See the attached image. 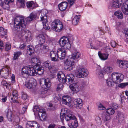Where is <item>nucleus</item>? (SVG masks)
Wrapping results in <instances>:
<instances>
[{
    "label": "nucleus",
    "mask_w": 128,
    "mask_h": 128,
    "mask_svg": "<svg viewBox=\"0 0 128 128\" xmlns=\"http://www.w3.org/2000/svg\"><path fill=\"white\" fill-rule=\"evenodd\" d=\"M57 77L58 80L60 82L64 84L67 81V80L66 79V77L65 75L64 74H60L59 73L58 74Z\"/></svg>",
    "instance_id": "obj_20"
},
{
    "label": "nucleus",
    "mask_w": 128,
    "mask_h": 128,
    "mask_svg": "<svg viewBox=\"0 0 128 128\" xmlns=\"http://www.w3.org/2000/svg\"><path fill=\"white\" fill-rule=\"evenodd\" d=\"M6 116L9 121L12 122L13 120L14 121L15 116L13 114L12 112L10 110L8 112Z\"/></svg>",
    "instance_id": "obj_26"
},
{
    "label": "nucleus",
    "mask_w": 128,
    "mask_h": 128,
    "mask_svg": "<svg viewBox=\"0 0 128 128\" xmlns=\"http://www.w3.org/2000/svg\"><path fill=\"white\" fill-rule=\"evenodd\" d=\"M40 85H44V87L46 88H49L51 85V83L48 78L41 79L40 80Z\"/></svg>",
    "instance_id": "obj_12"
},
{
    "label": "nucleus",
    "mask_w": 128,
    "mask_h": 128,
    "mask_svg": "<svg viewBox=\"0 0 128 128\" xmlns=\"http://www.w3.org/2000/svg\"><path fill=\"white\" fill-rule=\"evenodd\" d=\"M12 95L13 97L11 98L12 102H16L18 98V94L17 91L16 90H14L12 92Z\"/></svg>",
    "instance_id": "obj_32"
},
{
    "label": "nucleus",
    "mask_w": 128,
    "mask_h": 128,
    "mask_svg": "<svg viewBox=\"0 0 128 128\" xmlns=\"http://www.w3.org/2000/svg\"><path fill=\"white\" fill-rule=\"evenodd\" d=\"M88 74L87 70L85 68H80L77 72V76L79 78H84L86 77Z\"/></svg>",
    "instance_id": "obj_9"
},
{
    "label": "nucleus",
    "mask_w": 128,
    "mask_h": 128,
    "mask_svg": "<svg viewBox=\"0 0 128 128\" xmlns=\"http://www.w3.org/2000/svg\"><path fill=\"white\" fill-rule=\"evenodd\" d=\"M95 120L98 123H100L101 122L100 118L98 116L96 117V118Z\"/></svg>",
    "instance_id": "obj_62"
},
{
    "label": "nucleus",
    "mask_w": 128,
    "mask_h": 128,
    "mask_svg": "<svg viewBox=\"0 0 128 128\" xmlns=\"http://www.w3.org/2000/svg\"><path fill=\"white\" fill-rule=\"evenodd\" d=\"M103 118L104 121H108L110 119V115H108L107 114H105L103 116Z\"/></svg>",
    "instance_id": "obj_45"
},
{
    "label": "nucleus",
    "mask_w": 128,
    "mask_h": 128,
    "mask_svg": "<svg viewBox=\"0 0 128 128\" xmlns=\"http://www.w3.org/2000/svg\"><path fill=\"white\" fill-rule=\"evenodd\" d=\"M22 53L20 51L14 53V57L13 58L14 60H16L19 56L22 54Z\"/></svg>",
    "instance_id": "obj_41"
},
{
    "label": "nucleus",
    "mask_w": 128,
    "mask_h": 128,
    "mask_svg": "<svg viewBox=\"0 0 128 128\" xmlns=\"http://www.w3.org/2000/svg\"><path fill=\"white\" fill-rule=\"evenodd\" d=\"M38 112V115L40 120L42 121H44L47 116L45 110L44 109L40 108Z\"/></svg>",
    "instance_id": "obj_13"
},
{
    "label": "nucleus",
    "mask_w": 128,
    "mask_h": 128,
    "mask_svg": "<svg viewBox=\"0 0 128 128\" xmlns=\"http://www.w3.org/2000/svg\"><path fill=\"white\" fill-rule=\"evenodd\" d=\"M17 2L20 5V7H24V2L23 0H18Z\"/></svg>",
    "instance_id": "obj_50"
},
{
    "label": "nucleus",
    "mask_w": 128,
    "mask_h": 128,
    "mask_svg": "<svg viewBox=\"0 0 128 128\" xmlns=\"http://www.w3.org/2000/svg\"><path fill=\"white\" fill-rule=\"evenodd\" d=\"M106 112L108 114L112 115L114 114L115 112V110L111 107L107 108L106 110Z\"/></svg>",
    "instance_id": "obj_38"
},
{
    "label": "nucleus",
    "mask_w": 128,
    "mask_h": 128,
    "mask_svg": "<svg viewBox=\"0 0 128 128\" xmlns=\"http://www.w3.org/2000/svg\"><path fill=\"white\" fill-rule=\"evenodd\" d=\"M121 9L124 14L128 15V0L124 2L121 7Z\"/></svg>",
    "instance_id": "obj_16"
},
{
    "label": "nucleus",
    "mask_w": 128,
    "mask_h": 128,
    "mask_svg": "<svg viewBox=\"0 0 128 128\" xmlns=\"http://www.w3.org/2000/svg\"><path fill=\"white\" fill-rule=\"evenodd\" d=\"M71 100L70 97L68 96L62 97V101L63 104L68 106L70 104Z\"/></svg>",
    "instance_id": "obj_15"
},
{
    "label": "nucleus",
    "mask_w": 128,
    "mask_h": 128,
    "mask_svg": "<svg viewBox=\"0 0 128 128\" xmlns=\"http://www.w3.org/2000/svg\"><path fill=\"white\" fill-rule=\"evenodd\" d=\"M23 73L30 76H36L37 74L41 75L44 72V68L39 66L38 68L32 67L31 66H27L22 69Z\"/></svg>",
    "instance_id": "obj_1"
},
{
    "label": "nucleus",
    "mask_w": 128,
    "mask_h": 128,
    "mask_svg": "<svg viewBox=\"0 0 128 128\" xmlns=\"http://www.w3.org/2000/svg\"><path fill=\"white\" fill-rule=\"evenodd\" d=\"M43 28L45 30H48L50 29V27L46 23L43 24Z\"/></svg>",
    "instance_id": "obj_57"
},
{
    "label": "nucleus",
    "mask_w": 128,
    "mask_h": 128,
    "mask_svg": "<svg viewBox=\"0 0 128 128\" xmlns=\"http://www.w3.org/2000/svg\"><path fill=\"white\" fill-rule=\"evenodd\" d=\"M36 17V14L35 12H32L30 14L29 16L26 18L27 22H29L34 20Z\"/></svg>",
    "instance_id": "obj_23"
},
{
    "label": "nucleus",
    "mask_w": 128,
    "mask_h": 128,
    "mask_svg": "<svg viewBox=\"0 0 128 128\" xmlns=\"http://www.w3.org/2000/svg\"><path fill=\"white\" fill-rule=\"evenodd\" d=\"M50 56L52 61L55 62L58 61L57 53L56 51H51L50 53Z\"/></svg>",
    "instance_id": "obj_19"
},
{
    "label": "nucleus",
    "mask_w": 128,
    "mask_h": 128,
    "mask_svg": "<svg viewBox=\"0 0 128 128\" xmlns=\"http://www.w3.org/2000/svg\"><path fill=\"white\" fill-rule=\"evenodd\" d=\"M28 98L26 94L23 93L22 94V98L24 100H25L27 99Z\"/></svg>",
    "instance_id": "obj_59"
},
{
    "label": "nucleus",
    "mask_w": 128,
    "mask_h": 128,
    "mask_svg": "<svg viewBox=\"0 0 128 128\" xmlns=\"http://www.w3.org/2000/svg\"><path fill=\"white\" fill-rule=\"evenodd\" d=\"M75 0H67L70 6H72L74 4V2Z\"/></svg>",
    "instance_id": "obj_63"
},
{
    "label": "nucleus",
    "mask_w": 128,
    "mask_h": 128,
    "mask_svg": "<svg viewBox=\"0 0 128 128\" xmlns=\"http://www.w3.org/2000/svg\"><path fill=\"white\" fill-rule=\"evenodd\" d=\"M47 92V91L46 90H44V91L42 92L41 96L42 98H44L47 95L46 93Z\"/></svg>",
    "instance_id": "obj_53"
},
{
    "label": "nucleus",
    "mask_w": 128,
    "mask_h": 128,
    "mask_svg": "<svg viewBox=\"0 0 128 128\" xmlns=\"http://www.w3.org/2000/svg\"><path fill=\"white\" fill-rule=\"evenodd\" d=\"M40 108L39 107L37 106H34L33 108V111L34 112H38L40 110Z\"/></svg>",
    "instance_id": "obj_56"
},
{
    "label": "nucleus",
    "mask_w": 128,
    "mask_h": 128,
    "mask_svg": "<svg viewBox=\"0 0 128 128\" xmlns=\"http://www.w3.org/2000/svg\"><path fill=\"white\" fill-rule=\"evenodd\" d=\"M31 63L33 66H32V67L34 68H35L34 66H35L37 67L40 64V60L36 58H32L31 60Z\"/></svg>",
    "instance_id": "obj_22"
},
{
    "label": "nucleus",
    "mask_w": 128,
    "mask_h": 128,
    "mask_svg": "<svg viewBox=\"0 0 128 128\" xmlns=\"http://www.w3.org/2000/svg\"><path fill=\"white\" fill-rule=\"evenodd\" d=\"M0 32L2 38H7L6 30L4 29L3 27L1 26L0 27Z\"/></svg>",
    "instance_id": "obj_28"
},
{
    "label": "nucleus",
    "mask_w": 128,
    "mask_h": 128,
    "mask_svg": "<svg viewBox=\"0 0 128 128\" xmlns=\"http://www.w3.org/2000/svg\"><path fill=\"white\" fill-rule=\"evenodd\" d=\"M26 6L28 8H33L34 6V3L33 1L29 2L26 4Z\"/></svg>",
    "instance_id": "obj_49"
},
{
    "label": "nucleus",
    "mask_w": 128,
    "mask_h": 128,
    "mask_svg": "<svg viewBox=\"0 0 128 128\" xmlns=\"http://www.w3.org/2000/svg\"><path fill=\"white\" fill-rule=\"evenodd\" d=\"M70 40L68 38L63 37L61 38L59 41L60 46L64 47L65 48L69 49L70 48V44L69 42Z\"/></svg>",
    "instance_id": "obj_7"
},
{
    "label": "nucleus",
    "mask_w": 128,
    "mask_h": 128,
    "mask_svg": "<svg viewBox=\"0 0 128 128\" xmlns=\"http://www.w3.org/2000/svg\"><path fill=\"white\" fill-rule=\"evenodd\" d=\"M128 85V82L123 83L119 84L118 86L119 87L122 88L125 87Z\"/></svg>",
    "instance_id": "obj_55"
},
{
    "label": "nucleus",
    "mask_w": 128,
    "mask_h": 128,
    "mask_svg": "<svg viewBox=\"0 0 128 128\" xmlns=\"http://www.w3.org/2000/svg\"><path fill=\"white\" fill-rule=\"evenodd\" d=\"M98 108L100 110H104L105 108L102 104H100L98 105Z\"/></svg>",
    "instance_id": "obj_58"
},
{
    "label": "nucleus",
    "mask_w": 128,
    "mask_h": 128,
    "mask_svg": "<svg viewBox=\"0 0 128 128\" xmlns=\"http://www.w3.org/2000/svg\"><path fill=\"white\" fill-rule=\"evenodd\" d=\"M117 64L122 69L126 68L128 67V62L127 61L118 60Z\"/></svg>",
    "instance_id": "obj_14"
},
{
    "label": "nucleus",
    "mask_w": 128,
    "mask_h": 128,
    "mask_svg": "<svg viewBox=\"0 0 128 128\" xmlns=\"http://www.w3.org/2000/svg\"><path fill=\"white\" fill-rule=\"evenodd\" d=\"M37 41L40 44L44 43L45 40V38L44 35L42 34L39 35L36 37Z\"/></svg>",
    "instance_id": "obj_24"
},
{
    "label": "nucleus",
    "mask_w": 128,
    "mask_h": 128,
    "mask_svg": "<svg viewBox=\"0 0 128 128\" xmlns=\"http://www.w3.org/2000/svg\"><path fill=\"white\" fill-rule=\"evenodd\" d=\"M79 20V18L77 16H76L72 19V23L74 25H76L78 24Z\"/></svg>",
    "instance_id": "obj_43"
},
{
    "label": "nucleus",
    "mask_w": 128,
    "mask_h": 128,
    "mask_svg": "<svg viewBox=\"0 0 128 128\" xmlns=\"http://www.w3.org/2000/svg\"><path fill=\"white\" fill-rule=\"evenodd\" d=\"M124 115L121 112H118L117 114L116 118L118 120V122L121 123L124 119Z\"/></svg>",
    "instance_id": "obj_37"
},
{
    "label": "nucleus",
    "mask_w": 128,
    "mask_h": 128,
    "mask_svg": "<svg viewBox=\"0 0 128 128\" xmlns=\"http://www.w3.org/2000/svg\"><path fill=\"white\" fill-rule=\"evenodd\" d=\"M74 76L72 74H70L66 76V81L69 84H71L73 82L74 79Z\"/></svg>",
    "instance_id": "obj_29"
},
{
    "label": "nucleus",
    "mask_w": 128,
    "mask_h": 128,
    "mask_svg": "<svg viewBox=\"0 0 128 128\" xmlns=\"http://www.w3.org/2000/svg\"><path fill=\"white\" fill-rule=\"evenodd\" d=\"M43 65L44 67L48 68L52 72V71H54L53 72V73L56 72V68L53 67H52L51 64L49 62L46 61L44 62L43 64Z\"/></svg>",
    "instance_id": "obj_17"
},
{
    "label": "nucleus",
    "mask_w": 128,
    "mask_h": 128,
    "mask_svg": "<svg viewBox=\"0 0 128 128\" xmlns=\"http://www.w3.org/2000/svg\"><path fill=\"white\" fill-rule=\"evenodd\" d=\"M9 70H10V68L9 69L8 68H2L0 70V74H2L4 76H8L9 73Z\"/></svg>",
    "instance_id": "obj_27"
},
{
    "label": "nucleus",
    "mask_w": 128,
    "mask_h": 128,
    "mask_svg": "<svg viewBox=\"0 0 128 128\" xmlns=\"http://www.w3.org/2000/svg\"><path fill=\"white\" fill-rule=\"evenodd\" d=\"M74 104L75 106L77 108H81L83 105L82 100L80 98H78L74 100Z\"/></svg>",
    "instance_id": "obj_21"
},
{
    "label": "nucleus",
    "mask_w": 128,
    "mask_h": 128,
    "mask_svg": "<svg viewBox=\"0 0 128 128\" xmlns=\"http://www.w3.org/2000/svg\"><path fill=\"white\" fill-rule=\"evenodd\" d=\"M28 105L26 106H24L22 108V113L24 114L25 113V112L26 111Z\"/></svg>",
    "instance_id": "obj_60"
},
{
    "label": "nucleus",
    "mask_w": 128,
    "mask_h": 128,
    "mask_svg": "<svg viewBox=\"0 0 128 128\" xmlns=\"http://www.w3.org/2000/svg\"><path fill=\"white\" fill-rule=\"evenodd\" d=\"M64 87V86L62 84L60 83L58 85L57 88H56V91L60 90H62Z\"/></svg>",
    "instance_id": "obj_52"
},
{
    "label": "nucleus",
    "mask_w": 128,
    "mask_h": 128,
    "mask_svg": "<svg viewBox=\"0 0 128 128\" xmlns=\"http://www.w3.org/2000/svg\"><path fill=\"white\" fill-rule=\"evenodd\" d=\"M47 106L48 107V108L52 110H54L55 109V105L54 104L51 103L48 104Z\"/></svg>",
    "instance_id": "obj_47"
},
{
    "label": "nucleus",
    "mask_w": 128,
    "mask_h": 128,
    "mask_svg": "<svg viewBox=\"0 0 128 128\" xmlns=\"http://www.w3.org/2000/svg\"><path fill=\"white\" fill-rule=\"evenodd\" d=\"M122 3V0H116L113 3L112 6L114 8H118L120 6Z\"/></svg>",
    "instance_id": "obj_25"
},
{
    "label": "nucleus",
    "mask_w": 128,
    "mask_h": 128,
    "mask_svg": "<svg viewBox=\"0 0 128 128\" xmlns=\"http://www.w3.org/2000/svg\"><path fill=\"white\" fill-rule=\"evenodd\" d=\"M111 76L108 79L106 80V84L108 86L112 87L113 86L114 82L111 79Z\"/></svg>",
    "instance_id": "obj_40"
},
{
    "label": "nucleus",
    "mask_w": 128,
    "mask_h": 128,
    "mask_svg": "<svg viewBox=\"0 0 128 128\" xmlns=\"http://www.w3.org/2000/svg\"><path fill=\"white\" fill-rule=\"evenodd\" d=\"M14 30L21 32L26 27V24L24 17L22 16H16L14 20Z\"/></svg>",
    "instance_id": "obj_2"
},
{
    "label": "nucleus",
    "mask_w": 128,
    "mask_h": 128,
    "mask_svg": "<svg viewBox=\"0 0 128 128\" xmlns=\"http://www.w3.org/2000/svg\"><path fill=\"white\" fill-rule=\"evenodd\" d=\"M96 73L99 78H102L104 76V72L101 70L100 68L96 70Z\"/></svg>",
    "instance_id": "obj_35"
},
{
    "label": "nucleus",
    "mask_w": 128,
    "mask_h": 128,
    "mask_svg": "<svg viewBox=\"0 0 128 128\" xmlns=\"http://www.w3.org/2000/svg\"><path fill=\"white\" fill-rule=\"evenodd\" d=\"M26 46V44H25L24 43L23 44H21L19 46V48L20 49H23L24 48V47Z\"/></svg>",
    "instance_id": "obj_64"
},
{
    "label": "nucleus",
    "mask_w": 128,
    "mask_h": 128,
    "mask_svg": "<svg viewBox=\"0 0 128 128\" xmlns=\"http://www.w3.org/2000/svg\"><path fill=\"white\" fill-rule=\"evenodd\" d=\"M98 54L100 58L102 60H106L109 56L108 54H102L99 52L98 53Z\"/></svg>",
    "instance_id": "obj_31"
},
{
    "label": "nucleus",
    "mask_w": 128,
    "mask_h": 128,
    "mask_svg": "<svg viewBox=\"0 0 128 128\" xmlns=\"http://www.w3.org/2000/svg\"><path fill=\"white\" fill-rule=\"evenodd\" d=\"M21 34V39L25 40L27 42H29L32 39V36L30 32L28 30H23L22 31Z\"/></svg>",
    "instance_id": "obj_4"
},
{
    "label": "nucleus",
    "mask_w": 128,
    "mask_h": 128,
    "mask_svg": "<svg viewBox=\"0 0 128 128\" xmlns=\"http://www.w3.org/2000/svg\"><path fill=\"white\" fill-rule=\"evenodd\" d=\"M64 69L70 71L74 67L75 63L74 61H72L70 59H67L64 61Z\"/></svg>",
    "instance_id": "obj_8"
},
{
    "label": "nucleus",
    "mask_w": 128,
    "mask_h": 128,
    "mask_svg": "<svg viewBox=\"0 0 128 128\" xmlns=\"http://www.w3.org/2000/svg\"><path fill=\"white\" fill-rule=\"evenodd\" d=\"M2 84L3 86L6 87L7 89H9L10 86V84L8 83L5 81H2Z\"/></svg>",
    "instance_id": "obj_46"
},
{
    "label": "nucleus",
    "mask_w": 128,
    "mask_h": 128,
    "mask_svg": "<svg viewBox=\"0 0 128 128\" xmlns=\"http://www.w3.org/2000/svg\"><path fill=\"white\" fill-rule=\"evenodd\" d=\"M41 48L42 50V52L44 53H46L48 51V47L47 46H42Z\"/></svg>",
    "instance_id": "obj_48"
},
{
    "label": "nucleus",
    "mask_w": 128,
    "mask_h": 128,
    "mask_svg": "<svg viewBox=\"0 0 128 128\" xmlns=\"http://www.w3.org/2000/svg\"><path fill=\"white\" fill-rule=\"evenodd\" d=\"M52 27L55 31L60 32L62 29L63 26L60 20H55L52 22Z\"/></svg>",
    "instance_id": "obj_6"
},
{
    "label": "nucleus",
    "mask_w": 128,
    "mask_h": 128,
    "mask_svg": "<svg viewBox=\"0 0 128 128\" xmlns=\"http://www.w3.org/2000/svg\"><path fill=\"white\" fill-rule=\"evenodd\" d=\"M117 44L113 40L111 41V45L112 46L113 48L115 47L116 45Z\"/></svg>",
    "instance_id": "obj_61"
},
{
    "label": "nucleus",
    "mask_w": 128,
    "mask_h": 128,
    "mask_svg": "<svg viewBox=\"0 0 128 128\" xmlns=\"http://www.w3.org/2000/svg\"><path fill=\"white\" fill-rule=\"evenodd\" d=\"M25 85L26 87L28 89L32 88L34 85L32 80L31 79L28 81H26V82Z\"/></svg>",
    "instance_id": "obj_34"
},
{
    "label": "nucleus",
    "mask_w": 128,
    "mask_h": 128,
    "mask_svg": "<svg viewBox=\"0 0 128 128\" xmlns=\"http://www.w3.org/2000/svg\"><path fill=\"white\" fill-rule=\"evenodd\" d=\"M11 48V45L10 43L8 42H6V50H10Z\"/></svg>",
    "instance_id": "obj_54"
},
{
    "label": "nucleus",
    "mask_w": 128,
    "mask_h": 128,
    "mask_svg": "<svg viewBox=\"0 0 128 128\" xmlns=\"http://www.w3.org/2000/svg\"><path fill=\"white\" fill-rule=\"evenodd\" d=\"M70 89L75 92H79L80 90V88L77 83H73L70 85Z\"/></svg>",
    "instance_id": "obj_18"
},
{
    "label": "nucleus",
    "mask_w": 128,
    "mask_h": 128,
    "mask_svg": "<svg viewBox=\"0 0 128 128\" xmlns=\"http://www.w3.org/2000/svg\"><path fill=\"white\" fill-rule=\"evenodd\" d=\"M34 51V48L32 46H28L27 48V52L28 54L31 56Z\"/></svg>",
    "instance_id": "obj_36"
},
{
    "label": "nucleus",
    "mask_w": 128,
    "mask_h": 128,
    "mask_svg": "<svg viewBox=\"0 0 128 128\" xmlns=\"http://www.w3.org/2000/svg\"><path fill=\"white\" fill-rule=\"evenodd\" d=\"M104 70L106 73H109L112 71V68L110 66H106L104 68Z\"/></svg>",
    "instance_id": "obj_44"
},
{
    "label": "nucleus",
    "mask_w": 128,
    "mask_h": 128,
    "mask_svg": "<svg viewBox=\"0 0 128 128\" xmlns=\"http://www.w3.org/2000/svg\"><path fill=\"white\" fill-rule=\"evenodd\" d=\"M65 120L67 121H69L68 124L71 128H76L78 126V122L76 117L73 114H69L66 115Z\"/></svg>",
    "instance_id": "obj_3"
},
{
    "label": "nucleus",
    "mask_w": 128,
    "mask_h": 128,
    "mask_svg": "<svg viewBox=\"0 0 128 128\" xmlns=\"http://www.w3.org/2000/svg\"><path fill=\"white\" fill-rule=\"evenodd\" d=\"M110 107L115 110L118 108V105L116 103L112 102L111 104Z\"/></svg>",
    "instance_id": "obj_51"
},
{
    "label": "nucleus",
    "mask_w": 128,
    "mask_h": 128,
    "mask_svg": "<svg viewBox=\"0 0 128 128\" xmlns=\"http://www.w3.org/2000/svg\"><path fill=\"white\" fill-rule=\"evenodd\" d=\"M80 53L77 52V51H75L74 53L72 54V57L74 59L78 58L80 56Z\"/></svg>",
    "instance_id": "obj_42"
},
{
    "label": "nucleus",
    "mask_w": 128,
    "mask_h": 128,
    "mask_svg": "<svg viewBox=\"0 0 128 128\" xmlns=\"http://www.w3.org/2000/svg\"><path fill=\"white\" fill-rule=\"evenodd\" d=\"M46 10H43L42 12H41V13H42V12L43 13V14H44V16H42V17L41 18V21L42 22V24L44 23H46L47 22V16L45 15L47 13V12H45L44 13V12H46Z\"/></svg>",
    "instance_id": "obj_33"
},
{
    "label": "nucleus",
    "mask_w": 128,
    "mask_h": 128,
    "mask_svg": "<svg viewBox=\"0 0 128 128\" xmlns=\"http://www.w3.org/2000/svg\"><path fill=\"white\" fill-rule=\"evenodd\" d=\"M66 50L63 48H59L57 52L58 58H59L61 60L64 59L66 54Z\"/></svg>",
    "instance_id": "obj_11"
},
{
    "label": "nucleus",
    "mask_w": 128,
    "mask_h": 128,
    "mask_svg": "<svg viewBox=\"0 0 128 128\" xmlns=\"http://www.w3.org/2000/svg\"><path fill=\"white\" fill-rule=\"evenodd\" d=\"M114 14L117 16V17L119 19H122L123 18V14L120 10H117L115 12Z\"/></svg>",
    "instance_id": "obj_39"
},
{
    "label": "nucleus",
    "mask_w": 128,
    "mask_h": 128,
    "mask_svg": "<svg viewBox=\"0 0 128 128\" xmlns=\"http://www.w3.org/2000/svg\"><path fill=\"white\" fill-rule=\"evenodd\" d=\"M14 0H0V6L4 9L8 10L9 4L13 2Z\"/></svg>",
    "instance_id": "obj_10"
},
{
    "label": "nucleus",
    "mask_w": 128,
    "mask_h": 128,
    "mask_svg": "<svg viewBox=\"0 0 128 128\" xmlns=\"http://www.w3.org/2000/svg\"><path fill=\"white\" fill-rule=\"evenodd\" d=\"M68 6L67 3L66 2H62L58 5L59 8L62 11H63L66 9Z\"/></svg>",
    "instance_id": "obj_30"
},
{
    "label": "nucleus",
    "mask_w": 128,
    "mask_h": 128,
    "mask_svg": "<svg viewBox=\"0 0 128 128\" xmlns=\"http://www.w3.org/2000/svg\"><path fill=\"white\" fill-rule=\"evenodd\" d=\"M111 79L114 83L118 84L123 80L124 75L121 74L114 72L111 74Z\"/></svg>",
    "instance_id": "obj_5"
}]
</instances>
